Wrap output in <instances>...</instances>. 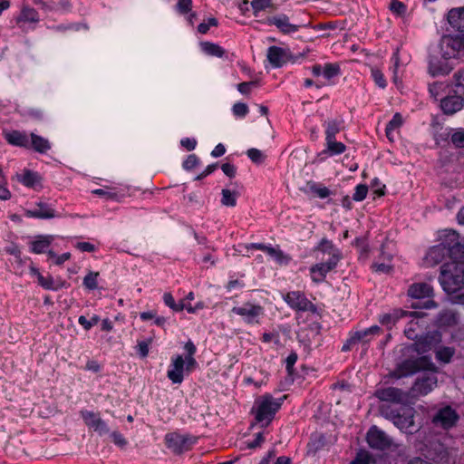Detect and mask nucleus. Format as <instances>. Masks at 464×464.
<instances>
[{"mask_svg":"<svg viewBox=\"0 0 464 464\" xmlns=\"http://www.w3.org/2000/svg\"><path fill=\"white\" fill-rule=\"evenodd\" d=\"M420 371L431 372L432 374H424L416 379L409 391L411 399L425 396L433 391L438 383V378L434 373L439 372V368L428 355L406 359L396 368L398 377L412 375Z\"/></svg>","mask_w":464,"mask_h":464,"instance_id":"nucleus-1","label":"nucleus"},{"mask_svg":"<svg viewBox=\"0 0 464 464\" xmlns=\"http://www.w3.org/2000/svg\"><path fill=\"white\" fill-rule=\"evenodd\" d=\"M381 412L382 416L392 420L398 429L406 433L413 434L420 429V426L415 423L416 411L412 407L401 406L399 408H392L391 406L382 405Z\"/></svg>","mask_w":464,"mask_h":464,"instance_id":"nucleus-2","label":"nucleus"},{"mask_svg":"<svg viewBox=\"0 0 464 464\" xmlns=\"http://www.w3.org/2000/svg\"><path fill=\"white\" fill-rule=\"evenodd\" d=\"M253 8L255 17L260 21H264L269 25H276L283 34H290L297 32L299 25L292 24L285 14L264 17L263 12L272 13L276 7L272 2H250Z\"/></svg>","mask_w":464,"mask_h":464,"instance_id":"nucleus-3","label":"nucleus"},{"mask_svg":"<svg viewBox=\"0 0 464 464\" xmlns=\"http://www.w3.org/2000/svg\"><path fill=\"white\" fill-rule=\"evenodd\" d=\"M440 282L448 293H455L464 284V262L453 260L441 266Z\"/></svg>","mask_w":464,"mask_h":464,"instance_id":"nucleus-4","label":"nucleus"},{"mask_svg":"<svg viewBox=\"0 0 464 464\" xmlns=\"http://www.w3.org/2000/svg\"><path fill=\"white\" fill-rule=\"evenodd\" d=\"M285 396L275 399L271 394L266 393L259 396L255 401L253 412L255 419L258 423H264L267 426L275 418V415L281 408Z\"/></svg>","mask_w":464,"mask_h":464,"instance_id":"nucleus-5","label":"nucleus"},{"mask_svg":"<svg viewBox=\"0 0 464 464\" xmlns=\"http://www.w3.org/2000/svg\"><path fill=\"white\" fill-rule=\"evenodd\" d=\"M440 45L444 59L456 58L464 54V34L443 35Z\"/></svg>","mask_w":464,"mask_h":464,"instance_id":"nucleus-6","label":"nucleus"},{"mask_svg":"<svg viewBox=\"0 0 464 464\" xmlns=\"http://www.w3.org/2000/svg\"><path fill=\"white\" fill-rule=\"evenodd\" d=\"M231 312L241 316L247 324H260L265 314L263 306L250 302H246L241 306H234Z\"/></svg>","mask_w":464,"mask_h":464,"instance_id":"nucleus-7","label":"nucleus"},{"mask_svg":"<svg viewBox=\"0 0 464 464\" xmlns=\"http://www.w3.org/2000/svg\"><path fill=\"white\" fill-rule=\"evenodd\" d=\"M283 299L295 311L297 312H316V306L306 297L304 292L290 291Z\"/></svg>","mask_w":464,"mask_h":464,"instance_id":"nucleus-8","label":"nucleus"},{"mask_svg":"<svg viewBox=\"0 0 464 464\" xmlns=\"http://www.w3.org/2000/svg\"><path fill=\"white\" fill-rule=\"evenodd\" d=\"M441 342L442 335L439 331L429 332L416 340L413 343V350L418 354H424L430 351L435 352Z\"/></svg>","mask_w":464,"mask_h":464,"instance_id":"nucleus-9","label":"nucleus"},{"mask_svg":"<svg viewBox=\"0 0 464 464\" xmlns=\"http://www.w3.org/2000/svg\"><path fill=\"white\" fill-rule=\"evenodd\" d=\"M195 441L192 437L177 432L168 433L165 436L166 446L176 454L189 450Z\"/></svg>","mask_w":464,"mask_h":464,"instance_id":"nucleus-10","label":"nucleus"},{"mask_svg":"<svg viewBox=\"0 0 464 464\" xmlns=\"http://www.w3.org/2000/svg\"><path fill=\"white\" fill-rule=\"evenodd\" d=\"M368 445L374 450H385L392 447V440L382 430L372 426L366 436Z\"/></svg>","mask_w":464,"mask_h":464,"instance_id":"nucleus-11","label":"nucleus"},{"mask_svg":"<svg viewBox=\"0 0 464 464\" xmlns=\"http://www.w3.org/2000/svg\"><path fill=\"white\" fill-rule=\"evenodd\" d=\"M376 396L382 401L407 404L411 401L410 392L395 387H387L376 392Z\"/></svg>","mask_w":464,"mask_h":464,"instance_id":"nucleus-12","label":"nucleus"},{"mask_svg":"<svg viewBox=\"0 0 464 464\" xmlns=\"http://www.w3.org/2000/svg\"><path fill=\"white\" fill-rule=\"evenodd\" d=\"M446 257H450L453 261L456 260L457 256L445 244H439L430 248L425 256V263L428 266H436L444 261Z\"/></svg>","mask_w":464,"mask_h":464,"instance_id":"nucleus-13","label":"nucleus"},{"mask_svg":"<svg viewBox=\"0 0 464 464\" xmlns=\"http://www.w3.org/2000/svg\"><path fill=\"white\" fill-rule=\"evenodd\" d=\"M81 416L89 429L93 430L100 435L106 434L110 431L107 424L102 420L100 413L91 411H82Z\"/></svg>","mask_w":464,"mask_h":464,"instance_id":"nucleus-14","label":"nucleus"},{"mask_svg":"<svg viewBox=\"0 0 464 464\" xmlns=\"http://www.w3.org/2000/svg\"><path fill=\"white\" fill-rule=\"evenodd\" d=\"M382 332L381 328L377 325L371 326L370 328H367L362 331H357L353 333L349 339L346 341V343L342 347L343 352H347L352 349V347L360 343V342H368L370 335H376L380 334Z\"/></svg>","mask_w":464,"mask_h":464,"instance_id":"nucleus-15","label":"nucleus"},{"mask_svg":"<svg viewBox=\"0 0 464 464\" xmlns=\"http://www.w3.org/2000/svg\"><path fill=\"white\" fill-rule=\"evenodd\" d=\"M458 420V414L450 406L440 409L433 417V423L440 424L444 429H449L455 425Z\"/></svg>","mask_w":464,"mask_h":464,"instance_id":"nucleus-16","label":"nucleus"},{"mask_svg":"<svg viewBox=\"0 0 464 464\" xmlns=\"http://www.w3.org/2000/svg\"><path fill=\"white\" fill-rule=\"evenodd\" d=\"M440 244H445V246L450 248V251L456 256L457 254H459L461 256H464V246L459 242V235L454 230L442 231L440 234Z\"/></svg>","mask_w":464,"mask_h":464,"instance_id":"nucleus-17","label":"nucleus"},{"mask_svg":"<svg viewBox=\"0 0 464 464\" xmlns=\"http://www.w3.org/2000/svg\"><path fill=\"white\" fill-rule=\"evenodd\" d=\"M463 102L464 100L461 94H448L441 98L440 108L445 114L452 115L462 109Z\"/></svg>","mask_w":464,"mask_h":464,"instance_id":"nucleus-18","label":"nucleus"},{"mask_svg":"<svg viewBox=\"0 0 464 464\" xmlns=\"http://www.w3.org/2000/svg\"><path fill=\"white\" fill-rule=\"evenodd\" d=\"M171 368L168 371L167 376L173 383H181L184 379L183 372L186 371L185 360L181 355L172 359Z\"/></svg>","mask_w":464,"mask_h":464,"instance_id":"nucleus-19","label":"nucleus"},{"mask_svg":"<svg viewBox=\"0 0 464 464\" xmlns=\"http://www.w3.org/2000/svg\"><path fill=\"white\" fill-rule=\"evenodd\" d=\"M337 263L325 261L315 264L312 266L310 268L311 278L315 283L323 282L326 276V275L335 268Z\"/></svg>","mask_w":464,"mask_h":464,"instance_id":"nucleus-20","label":"nucleus"},{"mask_svg":"<svg viewBox=\"0 0 464 464\" xmlns=\"http://www.w3.org/2000/svg\"><path fill=\"white\" fill-rule=\"evenodd\" d=\"M289 56L285 50L278 46H270L267 50V60L276 68L287 63Z\"/></svg>","mask_w":464,"mask_h":464,"instance_id":"nucleus-21","label":"nucleus"},{"mask_svg":"<svg viewBox=\"0 0 464 464\" xmlns=\"http://www.w3.org/2000/svg\"><path fill=\"white\" fill-rule=\"evenodd\" d=\"M315 249L324 254H327L330 256L328 261L338 264V262L342 258V254L340 250L337 247H335L332 241L326 238H323Z\"/></svg>","mask_w":464,"mask_h":464,"instance_id":"nucleus-22","label":"nucleus"},{"mask_svg":"<svg viewBox=\"0 0 464 464\" xmlns=\"http://www.w3.org/2000/svg\"><path fill=\"white\" fill-rule=\"evenodd\" d=\"M36 209H27L24 214L27 218H52L55 217V211L44 202H39L36 204Z\"/></svg>","mask_w":464,"mask_h":464,"instance_id":"nucleus-23","label":"nucleus"},{"mask_svg":"<svg viewBox=\"0 0 464 464\" xmlns=\"http://www.w3.org/2000/svg\"><path fill=\"white\" fill-rule=\"evenodd\" d=\"M4 137L9 144L30 148V140L24 132L19 130L5 131Z\"/></svg>","mask_w":464,"mask_h":464,"instance_id":"nucleus-24","label":"nucleus"},{"mask_svg":"<svg viewBox=\"0 0 464 464\" xmlns=\"http://www.w3.org/2000/svg\"><path fill=\"white\" fill-rule=\"evenodd\" d=\"M408 295L417 299L430 297L433 295V288L427 283H415L409 287Z\"/></svg>","mask_w":464,"mask_h":464,"instance_id":"nucleus-25","label":"nucleus"},{"mask_svg":"<svg viewBox=\"0 0 464 464\" xmlns=\"http://www.w3.org/2000/svg\"><path fill=\"white\" fill-rule=\"evenodd\" d=\"M450 24L459 32H464V7L453 8L448 13Z\"/></svg>","mask_w":464,"mask_h":464,"instance_id":"nucleus-26","label":"nucleus"},{"mask_svg":"<svg viewBox=\"0 0 464 464\" xmlns=\"http://www.w3.org/2000/svg\"><path fill=\"white\" fill-rule=\"evenodd\" d=\"M39 15L36 10L27 5H24L20 14L16 17V24L19 27H23L26 23H37Z\"/></svg>","mask_w":464,"mask_h":464,"instance_id":"nucleus-27","label":"nucleus"},{"mask_svg":"<svg viewBox=\"0 0 464 464\" xmlns=\"http://www.w3.org/2000/svg\"><path fill=\"white\" fill-rule=\"evenodd\" d=\"M30 271L37 277L38 284L46 290L57 291L63 286V285H56L52 276H44L34 266H31Z\"/></svg>","mask_w":464,"mask_h":464,"instance_id":"nucleus-28","label":"nucleus"},{"mask_svg":"<svg viewBox=\"0 0 464 464\" xmlns=\"http://www.w3.org/2000/svg\"><path fill=\"white\" fill-rule=\"evenodd\" d=\"M324 126L325 128V140H334L336 134L343 129V121L342 120H328Z\"/></svg>","mask_w":464,"mask_h":464,"instance_id":"nucleus-29","label":"nucleus"},{"mask_svg":"<svg viewBox=\"0 0 464 464\" xmlns=\"http://www.w3.org/2000/svg\"><path fill=\"white\" fill-rule=\"evenodd\" d=\"M452 68L447 62H441L437 59H431L429 63V72L432 76L449 74Z\"/></svg>","mask_w":464,"mask_h":464,"instance_id":"nucleus-30","label":"nucleus"},{"mask_svg":"<svg viewBox=\"0 0 464 464\" xmlns=\"http://www.w3.org/2000/svg\"><path fill=\"white\" fill-rule=\"evenodd\" d=\"M20 181L26 187L39 190L42 188L41 177L34 171L25 170Z\"/></svg>","mask_w":464,"mask_h":464,"instance_id":"nucleus-31","label":"nucleus"},{"mask_svg":"<svg viewBox=\"0 0 464 464\" xmlns=\"http://www.w3.org/2000/svg\"><path fill=\"white\" fill-rule=\"evenodd\" d=\"M435 358L438 362L448 364L452 361L456 349L450 346H440L435 350Z\"/></svg>","mask_w":464,"mask_h":464,"instance_id":"nucleus-32","label":"nucleus"},{"mask_svg":"<svg viewBox=\"0 0 464 464\" xmlns=\"http://www.w3.org/2000/svg\"><path fill=\"white\" fill-rule=\"evenodd\" d=\"M30 147L39 153H45L51 149L48 140L34 133H31Z\"/></svg>","mask_w":464,"mask_h":464,"instance_id":"nucleus-33","label":"nucleus"},{"mask_svg":"<svg viewBox=\"0 0 464 464\" xmlns=\"http://www.w3.org/2000/svg\"><path fill=\"white\" fill-rule=\"evenodd\" d=\"M326 148L322 151L328 156L339 155L346 150V146L343 142L336 141V139L325 140Z\"/></svg>","mask_w":464,"mask_h":464,"instance_id":"nucleus-34","label":"nucleus"},{"mask_svg":"<svg viewBox=\"0 0 464 464\" xmlns=\"http://www.w3.org/2000/svg\"><path fill=\"white\" fill-rule=\"evenodd\" d=\"M403 123L402 116L397 112L393 115L392 119L388 122L385 133L389 140H393V131L400 129Z\"/></svg>","mask_w":464,"mask_h":464,"instance_id":"nucleus-35","label":"nucleus"},{"mask_svg":"<svg viewBox=\"0 0 464 464\" xmlns=\"http://www.w3.org/2000/svg\"><path fill=\"white\" fill-rule=\"evenodd\" d=\"M449 86L442 82H435L429 85V92L436 101L443 98Z\"/></svg>","mask_w":464,"mask_h":464,"instance_id":"nucleus-36","label":"nucleus"},{"mask_svg":"<svg viewBox=\"0 0 464 464\" xmlns=\"http://www.w3.org/2000/svg\"><path fill=\"white\" fill-rule=\"evenodd\" d=\"M200 46L202 51L208 55L222 57L225 53V51L221 46L210 42H203L200 44Z\"/></svg>","mask_w":464,"mask_h":464,"instance_id":"nucleus-37","label":"nucleus"},{"mask_svg":"<svg viewBox=\"0 0 464 464\" xmlns=\"http://www.w3.org/2000/svg\"><path fill=\"white\" fill-rule=\"evenodd\" d=\"M457 324L456 314L450 310L441 312L438 317V324L440 326H451Z\"/></svg>","mask_w":464,"mask_h":464,"instance_id":"nucleus-38","label":"nucleus"},{"mask_svg":"<svg viewBox=\"0 0 464 464\" xmlns=\"http://www.w3.org/2000/svg\"><path fill=\"white\" fill-rule=\"evenodd\" d=\"M371 75L375 84L382 88L385 89L387 86V81L382 73V70L376 66H371Z\"/></svg>","mask_w":464,"mask_h":464,"instance_id":"nucleus-39","label":"nucleus"},{"mask_svg":"<svg viewBox=\"0 0 464 464\" xmlns=\"http://www.w3.org/2000/svg\"><path fill=\"white\" fill-rule=\"evenodd\" d=\"M51 241L48 237H40L32 243L31 250L35 254L44 253L49 247Z\"/></svg>","mask_w":464,"mask_h":464,"instance_id":"nucleus-40","label":"nucleus"},{"mask_svg":"<svg viewBox=\"0 0 464 464\" xmlns=\"http://www.w3.org/2000/svg\"><path fill=\"white\" fill-rule=\"evenodd\" d=\"M341 69L337 63H325L323 68V74L328 80L339 75Z\"/></svg>","mask_w":464,"mask_h":464,"instance_id":"nucleus-41","label":"nucleus"},{"mask_svg":"<svg viewBox=\"0 0 464 464\" xmlns=\"http://www.w3.org/2000/svg\"><path fill=\"white\" fill-rule=\"evenodd\" d=\"M98 272H89L83 278V285L89 290H94L98 286Z\"/></svg>","mask_w":464,"mask_h":464,"instance_id":"nucleus-42","label":"nucleus"},{"mask_svg":"<svg viewBox=\"0 0 464 464\" xmlns=\"http://www.w3.org/2000/svg\"><path fill=\"white\" fill-rule=\"evenodd\" d=\"M420 328L418 320H411L404 330V334L408 339L417 340L418 334H416L417 329Z\"/></svg>","mask_w":464,"mask_h":464,"instance_id":"nucleus-43","label":"nucleus"},{"mask_svg":"<svg viewBox=\"0 0 464 464\" xmlns=\"http://www.w3.org/2000/svg\"><path fill=\"white\" fill-rule=\"evenodd\" d=\"M221 203L227 207H234L237 204V196L229 189H222Z\"/></svg>","mask_w":464,"mask_h":464,"instance_id":"nucleus-44","label":"nucleus"},{"mask_svg":"<svg viewBox=\"0 0 464 464\" xmlns=\"http://www.w3.org/2000/svg\"><path fill=\"white\" fill-rule=\"evenodd\" d=\"M399 315L397 314H384L380 316L379 322L391 329L398 321Z\"/></svg>","mask_w":464,"mask_h":464,"instance_id":"nucleus-45","label":"nucleus"},{"mask_svg":"<svg viewBox=\"0 0 464 464\" xmlns=\"http://www.w3.org/2000/svg\"><path fill=\"white\" fill-rule=\"evenodd\" d=\"M93 194L102 197L106 199L119 200V194L109 188H97L92 191Z\"/></svg>","mask_w":464,"mask_h":464,"instance_id":"nucleus-46","label":"nucleus"},{"mask_svg":"<svg viewBox=\"0 0 464 464\" xmlns=\"http://www.w3.org/2000/svg\"><path fill=\"white\" fill-rule=\"evenodd\" d=\"M100 321V317L94 314L90 320L85 316L81 315L78 319L79 324H81L85 330H90L92 326L96 325Z\"/></svg>","mask_w":464,"mask_h":464,"instance_id":"nucleus-47","label":"nucleus"},{"mask_svg":"<svg viewBox=\"0 0 464 464\" xmlns=\"http://www.w3.org/2000/svg\"><path fill=\"white\" fill-rule=\"evenodd\" d=\"M455 78V92L464 94V70H459L454 75Z\"/></svg>","mask_w":464,"mask_h":464,"instance_id":"nucleus-48","label":"nucleus"},{"mask_svg":"<svg viewBox=\"0 0 464 464\" xmlns=\"http://www.w3.org/2000/svg\"><path fill=\"white\" fill-rule=\"evenodd\" d=\"M450 141L457 148H464V130H456L450 137Z\"/></svg>","mask_w":464,"mask_h":464,"instance_id":"nucleus-49","label":"nucleus"},{"mask_svg":"<svg viewBox=\"0 0 464 464\" xmlns=\"http://www.w3.org/2000/svg\"><path fill=\"white\" fill-rule=\"evenodd\" d=\"M389 9L399 16H403L407 12V6L403 2H390Z\"/></svg>","mask_w":464,"mask_h":464,"instance_id":"nucleus-50","label":"nucleus"},{"mask_svg":"<svg viewBox=\"0 0 464 464\" xmlns=\"http://www.w3.org/2000/svg\"><path fill=\"white\" fill-rule=\"evenodd\" d=\"M246 154L254 163H262L266 158L261 150L255 148L249 149Z\"/></svg>","mask_w":464,"mask_h":464,"instance_id":"nucleus-51","label":"nucleus"},{"mask_svg":"<svg viewBox=\"0 0 464 464\" xmlns=\"http://www.w3.org/2000/svg\"><path fill=\"white\" fill-rule=\"evenodd\" d=\"M368 193V187L364 184H359L355 188V192L353 196V199L355 201H362Z\"/></svg>","mask_w":464,"mask_h":464,"instance_id":"nucleus-52","label":"nucleus"},{"mask_svg":"<svg viewBox=\"0 0 464 464\" xmlns=\"http://www.w3.org/2000/svg\"><path fill=\"white\" fill-rule=\"evenodd\" d=\"M264 252L269 255L270 256L274 257L277 261H282L285 257L283 251L280 250L278 246L273 247L270 246H266Z\"/></svg>","mask_w":464,"mask_h":464,"instance_id":"nucleus-53","label":"nucleus"},{"mask_svg":"<svg viewBox=\"0 0 464 464\" xmlns=\"http://www.w3.org/2000/svg\"><path fill=\"white\" fill-rule=\"evenodd\" d=\"M152 343V338H150L146 341H141L138 343L137 348L140 355L144 358L149 354L150 345Z\"/></svg>","mask_w":464,"mask_h":464,"instance_id":"nucleus-54","label":"nucleus"},{"mask_svg":"<svg viewBox=\"0 0 464 464\" xmlns=\"http://www.w3.org/2000/svg\"><path fill=\"white\" fill-rule=\"evenodd\" d=\"M218 20L214 17L208 18L207 22L198 24V31L200 34H207L210 26H218Z\"/></svg>","mask_w":464,"mask_h":464,"instance_id":"nucleus-55","label":"nucleus"},{"mask_svg":"<svg viewBox=\"0 0 464 464\" xmlns=\"http://www.w3.org/2000/svg\"><path fill=\"white\" fill-rule=\"evenodd\" d=\"M199 162V159L195 154H190L183 162V168L187 170L194 169Z\"/></svg>","mask_w":464,"mask_h":464,"instance_id":"nucleus-56","label":"nucleus"},{"mask_svg":"<svg viewBox=\"0 0 464 464\" xmlns=\"http://www.w3.org/2000/svg\"><path fill=\"white\" fill-rule=\"evenodd\" d=\"M111 438L112 442L120 448H124L128 444L127 440L119 431H113L111 434Z\"/></svg>","mask_w":464,"mask_h":464,"instance_id":"nucleus-57","label":"nucleus"},{"mask_svg":"<svg viewBox=\"0 0 464 464\" xmlns=\"http://www.w3.org/2000/svg\"><path fill=\"white\" fill-rule=\"evenodd\" d=\"M233 113L238 117H245L248 113V107L246 103H236L233 106Z\"/></svg>","mask_w":464,"mask_h":464,"instance_id":"nucleus-58","label":"nucleus"},{"mask_svg":"<svg viewBox=\"0 0 464 464\" xmlns=\"http://www.w3.org/2000/svg\"><path fill=\"white\" fill-rule=\"evenodd\" d=\"M372 269L377 273L389 274L392 267L389 264L375 262L372 265Z\"/></svg>","mask_w":464,"mask_h":464,"instance_id":"nucleus-59","label":"nucleus"},{"mask_svg":"<svg viewBox=\"0 0 464 464\" xmlns=\"http://www.w3.org/2000/svg\"><path fill=\"white\" fill-rule=\"evenodd\" d=\"M297 358H298L297 353L295 352H292L287 356V358L285 360V362H286L285 368H286V371L288 372V373L292 374V372L294 371V365L295 364Z\"/></svg>","mask_w":464,"mask_h":464,"instance_id":"nucleus-60","label":"nucleus"},{"mask_svg":"<svg viewBox=\"0 0 464 464\" xmlns=\"http://www.w3.org/2000/svg\"><path fill=\"white\" fill-rule=\"evenodd\" d=\"M371 459V456L367 452H360L352 464H369Z\"/></svg>","mask_w":464,"mask_h":464,"instance_id":"nucleus-61","label":"nucleus"},{"mask_svg":"<svg viewBox=\"0 0 464 464\" xmlns=\"http://www.w3.org/2000/svg\"><path fill=\"white\" fill-rule=\"evenodd\" d=\"M256 82H244L237 85V90L243 94H248L251 91V86H256Z\"/></svg>","mask_w":464,"mask_h":464,"instance_id":"nucleus-62","label":"nucleus"},{"mask_svg":"<svg viewBox=\"0 0 464 464\" xmlns=\"http://www.w3.org/2000/svg\"><path fill=\"white\" fill-rule=\"evenodd\" d=\"M262 341L264 343H279V334L277 333H264L262 335Z\"/></svg>","mask_w":464,"mask_h":464,"instance_id":"nucleus-63","label":"nucleus"},{"mask_svg":"<svg viewBox=\"0 0 464 464\" xmlns=\"http://www.w3.org/2000/svg\"><path fill=\"white\" fill-rule=\"evenodd\" d=\"M222 171L229 178H233L236 175L237 168L230 163H224L221 166Z\"/></svg>","mask_w":464,"mask_h":464,"instance_id":"nucleus-64","label":"nucleus"}]
</instances>
